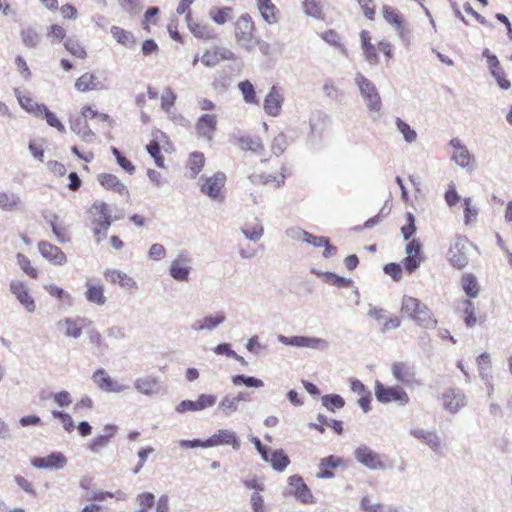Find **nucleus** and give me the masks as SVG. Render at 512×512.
Masks as SVG:
<instances>
[{"mask_svg":"<svg viewBox=\"0 0 512 512\" xmlns=\"http://www.w3.org/2000/svg\"><path fill=\"white\" fill-rule=\"evenodd\" d=\"M401 312L422 328L434 329L437 325V320L431 310L417 298L408 295L403 296Z\"/></svg>","mask_w":512,"mask_h":512,"instance_id":"nucleus-1","label":"nucleus"},{"mask_svg":"<svg viewBox=\"0 0 512 512\" xmlns=\"http://www.w3.org/2000/svg\"><path fill=\"white\" fill-rule=\"evenodd\" d=\"M354 83L359 90L367 111L373 115L374 119H379L381 117L383 104L375 84L360 72L355 74Z\"/></svg>","mask_w":512,"mask_h":512,"instance_id":"nucleus-2","label":"nucleus"},{"mask_svg":"<svg viewBox=\"0 0 512 512\" xmlns=\"http://www.w3.org/2000/svg\"><path fill=\"white\" fill-rule=\"evenodd\" d=\"M254 23L249 14H242L235 23V38L239 46L251 52L255 49L258 39L253 36Z\"/></svg>","mask_w":512,"mask_h":512,"instance_id":"nucleus-3","label":"nucleus"},{"mask_svg":"<svg viewBox=\"0 0 512 512\" xmlns=\"http://www.w3.org/2000/svg\"><path fill=\"white\" fill-rule=\"evenodd\" d=\"M472 248V242L466 237H457L448 250L447 259L450 265L456 269L465 268L469 263Z\"/></svg>","mask_w":512,"mask_h":512,"instance_id":"nucleus-4","label":"nucleus"},{"mask_svg":"<svg viewBox=\"0 0 512 512\" xmlns=\"http://www.w3.org/2000/svg\"><path fill=\"white\" fill-rule=\"evenodd\" d=\"M199 181H203L200 185V191L208 196L211 200L222 202L225 198L223 187L226 182V175L223 172H216L210 177L201 176Z\"/></svg>","mask_w":512,"mask_h":512,"instance_id":"nucleus-5","label":"nucleus"},{"mask_svg":"<svg viewBox=\"0 0 512 512\" xmlns=\"http://www.w3.org/2000/svg\"><path fill=\"white\" fill-rule=\"evenodd\" d=\"M375 397L380 403L396 402L400 406L409 403V396L400 386H385L381 382L375 383Z\"/></svg>","mask_w":512,"mask_h":512,"instance_id":"nucleus-6","label":"nucleus"},{"mask_svg":"<svg viewBox=\"0 0 512 512\" xmlns=\"http://www.w3.org/2000/svg\"><path fill=\"white\" fill-rule=\"evenodd\" d=\"M277 340L287 346H293L298 348H310L318 351H325L329 347L327 340L318 337L309 336H284L278 335Z\"/></svg>","mask_w":512,"mask_h":512,"instance_id":"nucleus-7","label":"nucleus"},{"mask_svg":"<svg viewBox=\"0 0 512 512\" xmlns=\"http://www.w3.org/2000/svg\"><path fill=\"white\" fill-rule=\"evenodd\" d=\"M355 459L370 470H385L386 465L381 456L366 445L358 446L354 451Z\"/></svg>","mask_w":512,"mask_h":512,"instance_id":"nucleus-8","label":"nucleus"},{"mask_svg":"<svg viewBox=\"0 0 512 512\" xmlns=\"http://www.w3.org/2000/svg\"><path fill=\"white\" fill-rule=\"evenodd\" d=\"M367 315L378 324L382 325L381 333H386L401 325V321L398 317L392 316L387 310L374 306L373 304L368 305Z\"/></svg>","mask_w":512,"mask_h":512,"instance_id":"nucleus-9","label":"nucleus"},{"mask_svg":"<svg viewBox=\"0 0 512 512\" xmlns=\"http://www.w3.org/2000/svg\"><path fill=\"white\" fill-rule=\"evenodd\" d=\"M225 321V313L223 311H218L195 319L191 324V330L196 333H211Z\"/></svg>","mask_w":512,"mask_h":512,"instance_id":"nucleus-10","label":"nucleus"},{"mask_svg":"<svg viewBox=\"0 0 512 512\" xmlns=\"http://www.w3.org/2000/svg\"><path fill=\"white\" fill-rule=\"evenodd\" d=\"M134 389L141 395L153 397L162 391V382L159 376L147 374L135 379Z\"/></svg>","mask_w":512,"mask_h":512,"instance_id":"nucleus-11","label":"nucleus"},{"mask_svg":"<svg viewBox=\"0 0 512 512\" xmlns=\"http://www.w3.org/2000/svg\"><path fill=\"white\" fill-rule=\"evenodd\" d=\"M75 89L80 92L103 91L109 89V83L106 78L101 79L97 73L86 72L76 80Z\"/></svg>","mask_w":512,"mask_h":512,"instance_id":"nucleus-12","label":"nucleus"},{"mask_svg":"<svg viewBox=\"0 0 512 512\" xmlns=\"http://www.w3.org/2000/svg\"><path fill=\"white\" fill-rule=\"evenodd\" d=\"M285 98L281 87L272 85L264 98L263 110L270 117L280 115Z\"/></svg>","mask_w":512,"mask_h":512,"instance_id":"nucleus-13","label":"nucleus"},{"mask_svg":"<svg viewBox=\"0 0 512 512\" xmlns=\"http://www.w3.org/2000/svg\"><path fill=\"white\" fill-rule=\"evenodd\" d=\"M443 408L451 413L456 414L467 405V397L459 388H449L442 395Z\"/></svg>","mask_w":512,"mask_h":512,"instance_id":"nucleus-14","label":"nucleus"},{"mask_svg":"<svg viewBox=\"0 0 512 512\" xmlns=\"http://www.w3.org/2000/svg\"><path fill=\"white\" fill-rule=\"evenodd\" d=\"M409 434L427 445L437 455H443V442L435 431H429L419 427H413Z\"/></svg>","mask_w":512,"mask_h":512,"instance_id":"nucleus-15","label":"nucleus"},{"mask_svg":"<svg viewBox=\"0 0 512 512\" xmlns=\"http://www.w3.org/2000/svg\"><path fill=\"white\" fill-rule=\"evenodd\" d=\"M92 380L101 391L107 393H121L129 389V386L113 380L103 368H99L93 373Z\"/></svg>","mask_w":512,"mask_h":512,"instance_id":"nucleus-16","label":"nucleus"},{"mask_svg":"<svg viewBox=\"0 0 512 512\" xmlns=\"http://www.w3.org/2000/svg\"><path fill=\"white\" fill-rule=\"evenodd\" d=\"M206 446H231L234 450L240 449V441L235 431L230 429H220L207 440H205Z\"/></svg>","mask_w":512,"mask_h":512,"instance_id":"nucleus-17","label":"nucleus"},{"mask_svg":"<svg viewBox=\"0 0 512 512\" xmlns=\"http://www.w3.org/2000/svg\"><path fill=\"white\" fill-rule=\"evenodd\" d=\"M92 322L86 318L78 317L76 319L66 317L56 323L57 329L62 332L65 337L78 339L82 335V327Z\"/></svg>","mask_w":512,"mask_h":512,"instance_id":"nucleus-18","label":"nucleus"},{"mask_svg":"<svg viewBox=\"0 0 512 512\" xmlns=\"http://www.w3.org/2000/svg\"><path fill=\"white\" fill-rule=\"evenodd\" d=\"M191 269L189 258L185 254L180 253L171 262L169 266V275L175 281L187 282L189 280Z\"/></svg>","mask_w":512,"mask_h":512,"instance_id":"nucleus-19","label":"nucleus"},{"mask_svg":"<svg viewBox=\"0 0 512 512\" xmlns=\"http://www.w3.org/2000/svg\"><path fill=\"white\" fill-rule=\"evenodd\" d=\"M217 129V117L214 114H203L195 123V131L199 138L211 142Z\"/></svg>","mask_w":512,"mask_h":512,"instance_id":"nucleus-20","label":"nucleus"},{"mask_svg":"<svg viewBox=\"0 0 512 512\" xmlns=\"http://www.w3.org/2000/svg\"><path fill=\"white\" fill-rule=\"evenodd\" d=\"M10 291L28 313H33L35 311V301L30 295L28 287L22 281L12 280L10 282Z\"/></svg>","mask_w":512,"mask_h":512,"instance_id":"nucleus-21","label":"nucleus"},{"mask_svg":"<svg viewBox=\"0 0 512 512\" xmlns=\"http://www.w3.org/2000/svg\"><path fill=\"white\" fill-rule=\"evenodd\" d=\"M38 250L43 258L55 266H62L67 262L66 254L58 246L47 241H40Z\"/></svg>","mask_w":512,"mask_h":512,"instance_id":"nucleus-22","label":"nucleus"},{"mask_svg":"<svg viewBox=\"0 0 512 512\" xmlns=\"http://www.w3.org/2000/svg\"><path fill=\"white\" fill-rule=\"evenodd\" d=\"M449 146L453 149L451 160L461 168H468L473 160V156L460 139L452 138Z\"/></svg>","mask_w":512,"mask_h":512,"instance_id":"nucleus-23","label":"nucleus"},{"mask_svg":"<svg viewBox=\"0 0 512 512\" xmlns=\"http://www.w3.org/2000/svg\"><path fill=\"white\" fill-rule=\"evenodd\" d=\"M90 211L94 216L92 225L108 230L112 224V215L107 203L96 201L93 203Z\"/></svg>","mask_w":512,"mask_h":512,"instance_id":"nucleus-24","label":"nucleus"},{"mask_svg":"<svg viewBox=\"0 0 512 512\" xmlns=\"http://www.w3.org/2000/svg\"><path fill=\"white\" fill-rule=\"evenodd\" d=\"M67 463V458L61 452H53L46 457H35L31 464L37 469H62Z\"/></svg>","mask_w":512,"mask_h":512,"instance_id":"nucleus-25","label":"nucleus"},{"mask_svg":"<svg viewBox=\"0 0 512 512\" xmlns=\"http://www.w3.org/2000/svg\"><path fill=\"white\" fill-rule=\"evenodd\" d=\"M103 430V434L97 435L88 444V448L93 454H100L108 446L111 439L115 436L118 427L114 424H106Z\"/></svg>","mask_w":512,"mask_h":512,"instance_id":"nucleus-26","label":"nucleus"},{"mask_svg":"<svg viewBox=\"0 0 512 512\" xmlns=\"http://www.w3.org/2000/svg\"><path fill=\"white\" fill-rule=\"evenodd\" d=\"M288 484L291 487L290 494L294 495L302 503H310L313 500V495L307 485L304 483L302 477L293 475L288 478Z\"/></svg>","mask_w":512,"mask_h":512,"instance_id":"nucleus-27","label":"nucleus"},{"mask_svg":"<svg viewBox=\"0 0 512 512\" xmlns=\"http://www.w3.org/2000/svg\"><path fill=\"white\" fill-rule=\"evenodd\" d=\"M70 128L85 142L92 143L96 140V134L90 129L87 120L80 115L70 119Z\"/></svg>","mask_w":512,"mask_h":512,"instance_id":"nucleus-28","label":"nucleus"},{"mask_svg":"<svg viewBox=\"0 0 512 512\" xmlns=\"http://www.w3.org/2000/svg\"><path fill=\"white\" fill-rule=\"evenodd\" d=\"M393 377L405 385H410L415 379V368L405 362H395L391 368Z\"/></svg>","mask_w":512,"mask_h":512,"instance_id":"nucleus-29","label":"nucleus"},{"mask_svg":"<svg viewBox=\"0 0 512 512\" xmlns=\"http://www.w3.org/2000/svg\"><path fill=\"white\" fill-rule=\"evenodd\" d=\"M104 275L108 281L125 289H137L136 281L125 272L116 269H106Z\"/></svg>","mask_w":512,"mask_h":512,"instance_id":"nucleus-30","label":"nucleus"},{"mask_svg":"<svg viewBox=\"0 0 512 512\" xmlns=\"http://www.w3.org/2000/svg\"><path fill=\"white\" fill-rule=\"evenodd\" d=\"M97 178L105 189L111 190L119 195H129L127 187L114 174L102 173L99 174Z\"/></svg>","mask_w":512,"mask_h":512,"instance_id":"nucleus-31","label":"nucleus"},{"mask_svg":"<svg viewBox=\"0 0 512 512\" xmlns=\"http://www.w3.org/2000/svg\"><path fill=\"white\" fill-rule=\"evenodd\" d=\"M85 298L88 302L97 306H103L107 302V298L104 295V286L102 284L86 282Z\"/></svg>","mask_w":512,"mask_h":512,"instance_id":"nucleus-32","label":"nucleus"},{"mask_svg":"<svg viewBox=\"0 0 512 512\" xmlns=\"http://www.w3.org/2000/svg\"><path fill=\"white\" fill-rule=\"evenodd\" d=\"M22 201L19 194L9 191L0 192V209L15 212L21 209Z\"/></svg>","mask_w":512,"mask_h":512,"instance_id":"nucleus-33","label":"nucleus"},{"mask_svg":"<svg viewBox=\"0 0 512 512\" xmlns=\"http://www.w3.org/2000/svg\"><path fill=\"white\" fill-rule=\"evenodd\" d=\"M186 23L190 30V32L196 37L200 39H211L214 37V31L213 29L207 25L195 22L192 19L191 13H187L186 16Z\"/></svg>","mask_w":512,"mask_h":512,"instance_id":"nucleus-34","label":"nucleus"},{"mask_svg":"<svg viewBox=\"0 0 512 512\" xmlns=\"http://www.w3.org/2000/svg\"><path fill=\"white\" fill-rule=\"evenodd\" d=\"M235 145L243 151H252L260 153L264 150V145L259 137H251L248 135H241L236 137Z\"/></svg>","mask_w":512,"mask_h":512,"instance_id":"nucleus-35","label":"nucleus"},{"mask_svg":"<svg viewBox=\"0 0 512 512\" xmlns=\"http://www.w3.org/2000/svg\"><path fill=\"white\" fill-rule=\"evenodd\" d=\"M110 31H111L113 38L119 44L123 45L124 47H126L128 49H131L134 47L136 41H135L134 35L131 32L124 30L118 26H112Z\"/></svg>","mask_w":512,"mask_h":512,"instance_id":"nucleus-36","label":"nucleus"},{"mask_svg":"<svg viewBox=\"0 0 512 512\" xmlns=\"http://www.w3.org/2000/svg\"><path fill=\"white\" fill-rule=\"evenodd\" d=\"M461 286L469 298H476L479 295L480 286L473 274H465L461 278Z\"/></svg>","mask_w":512,"mask_h":512,"instance_id":"nucleus-37","label":"nucleus"},{"mask_svg":"<svg viewBox=\"0 0 512 512\" xmlns=\"http://www.w3.org/2000/svg\"><path fill=\"white\" fill-rule=\"evenodd\" d=\"M303 12L307 17L321 21L324 19L323 8L318 0H304L302 3Z\"/></svg>","mask_w":512,"mask_h":512,"instance_id":"nucleus-38","label":"nucleus"},{"mask_svg":"<svg viewBox=\"0 0 512 512\" xmlns=\"http://www.w3.org/2000/svg\"><path fill=\"white\" fill-rule=\"evenodd\" d=\"M239 404L240 403L235 395L227 394L221 399L218 409L222 415L228 417L238 411Z\"/></svg>","mask_w":512,"mask_h":512,"instance_id":"nucleus-39","label":"nucleus"},{"mask_svg":"<svg viewBox=\"0 0 512 512\" xmlns=\"http://www.w3.org/2000/svg\"><path fill=\"white\" fill-rule=\"evenodd\" d=\"M16 98L19 102V105L28 113H32L35 116H39L40 111L42 110V107L45 104H38L33 101L32 98L23 95L18 89L15 90Z\"/></svg>","mask_w":512,"mask_h":512,"instance_id":"nucleus-40","label":"nucleus"},{"mask_svg":"<svg viewBox=\"0 0 512 512\" xmlns=\"http://www.w3.org/2000/svg\"><path fill=\"white\" fill-rule=\"evenodd\" d=\"M205 164V157L201 152H193L190 154L188 160V178H195L196 175L202 170Z\"/></svg>","mask_w":512,"mask_h":512,"instance_id":"nucleus-41","label":"nucleus"},{"mask_svg":"<svg viewBox=\"0 0 512 512\" xmlns=\"http://www.w3.org/2000/svg\"><path fill=\"white\" fill-rule=\"evenodd\" d=\"M233 13L232 7H211L209 10V18L218 25L225 24Z\"/></svg>","mask_w":512,"mask_h":512,"instance_id":"nucleus-42","label":"nucleus"},{"mask_svg":"<svg viewBox=\"0 0 512 512\" xmlns=\"http://www.w3.org/2000/svg\"><path fill=\"white\" fill-rule=\"evenodd\" d=\"M270 464L275 471L282 472L290 464V459L282 449H277L271 453Z\"/></svg>","mask_w":512,"mask_h":512,"instance_id":"nucleus-43","label":"nucleus"},{"mask_svg":"<svg viewBox=\"0 0 512 512\" xmlns=\"http://www.w3.org/2000/svg\"><path fill=\"white\" fill-rule=\"evenodd\" d=\"M241 232L247 240L256 242L263 237L264 227L261 222L257 220L254 225H245L241 229Z\"/></svg>","mask_w":512,"mask_h":512,"instance_id":"nucleus-44","label":"nucleus"},{"mask_svg":"<svg viewBox=\"0 0 512 512\" xmlns=\"http://www.w3.org/2000/svg\"><path fill=\"white\" fill-rule=\"evenodd\" d=\"M238 89L240 90L246 104H258L254 85L249 80L239 82Z\"/></svg>","mask_w":512,"mask_h":512,"instance_id":"nucleus-45","label":"nucleus"},{"mask_svg":"<svg viewBox=\"0 0 512 512\" xmlns=\"http://www.w3.org/2000/svg\"><path fill=\"white\" fill-rule=\"evenodd\" d=\"M291 141L292 139L290 140L284 132H280L274 137L271 143V150L273 154L276 156L282 155L290 145Z\"/></svg>","mask_w":512,"mask_h":512,"instance_id":"nucleus-46","label":"nucleus"},{"mask_svg":"<svg viewBox=\"0 0 512 512\" xmlns=\"http://www.w3.org/2000/svg\"><path fill=\"white\" fill-rule=\"evenodd\" d=\"M231 381L235 386L245 385L251 388H261L264 386V382L261 379L243 374L232 376Z\"/></svg>","mask_w":512,"mask_h":512,"instance_id":"nucleus-47","label":"nucleus"},{"mask_svg":"<svg viewBox=\"0 0 512 512\" xmlns=\"http://www.w3.org/2000/svg\"><path fill=\"white\" fill-rule=\"evenodd\" d=\"M23 44L28 48H35L40 42V36L32 27H26L20 33Z\"/></svg>","mask_w":512,"mask_h":512,"instance_id":"nucleus-48","label":"nucleus"},{"mask_svg":"<svg viewBox=\"0 0 512 512\" xmlns=\"http://www.w3.org/2000/svg\"><path fill=\"white\" fill-rule=\"evenodd\" d=\"M383 17L384 19L399 32L400 35L403 33L402 20L400 15L396 12L395 9L384 6L383 7Z\"/></svg>","mask_w":512,"mask_h":512,"instance_id":"nucleus-49","label":"nucleus"},{"mask_svg":"<svg viewBox=\"0 0 512 512\" xmlns=\"http://www.w3.org/2000/svg\"><path fill=\"white\" fill-rule=\"evenodd\" d=\"M396 127L398 131L402 134L404 140L407 143H413L417 139L416 131L411 128V126L403 121L401 118L397 117L395 120Z\"/></svg>","mask_w":512,"mask_h":512,"instance_id":"nucleus-50","label":"nucleus"},{"mask_svg":"<svg viewBox=\"0 0 512 512\" xmlns=\"http://www.w3.org/2000/svg\"><path fill=\"white\" fill-rule=\"evenodd\" d=\"M262 19L269 25L275 24L278 22V16H277V8L276 6L272 4H264L257 6Z\"/></svg>","mask_w":512,"mask_h":512,"instance_id":"nucleus-51","label":"nucleus"},{"mask_svg":"<svg viewBox=\"0 0 512 512\" xmlns=\"http://www.w3.org/2000/svg\"><path fill=\"white\" fill-rule=\"evenodd\" d=\"M45 290L51 296L56 297L59 301H62L66 305L71 306L73 304L72 296L68 292H66L64 289H62L61 287H59L55 284H50V285L45 286Z\"/></svg>","mask_w":512,"mask_h":512,"instance_id":"nucleus-52","label":"nucleus"},{"mask_svg":"<svg viewBox=\"0 0 512 512\" xmlns=\"http://www.w3.org/2000/svg\"><path fill=\"white\" fill-rule=\"evenodd\" d=\"M322 405L329 411H334L335 409H340L344 407L345 401L338 394H328L324 395L321 398Z\"/></svg>","mask_w":512,"mask_h":512,"instance_id":"nucleus-53","label":"nucleus"},{"mask_svg":"<svg viewBox=\"0 0 512 512\" xmlns=\"http://www.w3.org/2000/svg\"><path fill=\"white\" fill-rule=\"evenodd\" d=\"M39 116H42L49 126L56 128L59 132H65V127L62 122L47 108L46 105L42 107Z\"/></svg>","mask_w":512,"mask_h":512,"instance_id":"nucleus-54","label":"nucleus"},{"mask_svg":"<svg viewBox=\"0 0 512 512\" xmlns=\"http://www.w3.org/2000/svg\"><path fill=\"white\" fill-rule=\"evenodd\" d=\"M138 509L136 512H147L155 504V497L150 492H144L137 496Z\"/></svg>","mask_w":512,"mask_h":512,"instance_id":"nucleus-55","label":"nucleus"},{"mask_svg":"<svg viewBox=\"0 0 512 512\" xmlns=\"http://www.w3.org/2000/svg\"><path fill=\"white\" fill-rule=\"evenodd\" d=\"M322 277L324 278L325 282L330 283L338 288L348 287L352 283L351 279L339 276L333 272H325L322 274Z\"/></svg>","mask_w":512,"mask_h":512,"instance_id":"nucleus-56","label":"nucleus"},{"mask_svg":"<svg viewBox=\"0 0 512 512\" xmlns=\"http://www.w3.org/2000/svg\"><path fill=\"white\" fill-rule=\"evenodd\" d=\"M463 312L465 314L464 321L466 326L473 327L477 322V318L475 316L474 304L470 300L463 301Z\"/></svg>","mask_w":512,"mask_h":512,"instance_id":"nucleus-57","label":"nucleus"},{"mask_svg":"<svg viewBox=\"0 0 512 512\" xmlns=\"http://www.w3.org/2000/svg\"><path fill=\"white\" fill-rule=\"evenodd\" d=\"M64 46L72 55L81 59L86 57L85 49L77 40L69 38L65 41Z\"/></svg>","mask_w":512,"mask_h":512,"instance_id":"nucleus-58","label":"nucleus"},{"mask_svg":"<svg viewBox=\"0 0 512 512\" xmlns=\"http://www.w3.org/2000/svg\"><path fill=\"white\" fill-rule=\"evenodd\" d=\"M17 264L30 277L34 279L38 277L37 270L32 267L30 260L25 255L21 253L17 254Z\"/></svg>","mask_w":512,"mask_h":512,"instance_id":"nucleus-59","label":"nucleus"},{"mask_svg":"<svg viewBox=\"0 0 512 512\" xmlns=\"http://www.w3.org/2000/svg\"><path fill=\"white\" fill-rule=\"evenodd\" d=\"M177 95L171 87H166L160 97L161 109L174 107Z\"/></svg>","mask_w":512,"mask_h":512,"instance_id":"nucleus-60","label":"nucleus"},{"mask_svg":"<svg viewBox=\"0 0 512 512\" xmlns=\"http://www.w3.org/2000/svg\"><path fill=\"white\" fill-rule=\"evenodd\" d=\"M111 151H112L113 155L115 156L119 166L122 169H124L127 173L133 174L135 171L134 165L128 159H126V157H124L122 155V153L116 147H112Z\"/></svg>","mask_w":512,"mask_h":512,"instance_id":"nucleus-61","label":"nucleus"},{"mask_svg":"<svg viewBox=\"0 0 512 512\" xmlns=\"http://www.w3.org/2000/svg\"><path fill=\"white\" fill-rule=\"evenodd\" d=\"M464 206H465V211H464L465 224L470 225L474 221H476V218L478 215V209L471 205L470 198L464 199Z\"/></svg>","mask_w":512,"mask_h":512,"instance_id":"nucleus-62","label":"nucleus"},{"mask_svg":"<svg viewBox=\"0 0 512 512\" xmlns=\"http://www.w3.org/2000/svg\"><path fill=\"white\" fill-rule=\"evenodd\" d=\"M200 61L207 67H214L220 62L218 50H208L201 57Z\"/></svg>","mask_w":512,"mask_h":512,"instance_id":"nucleus-63","label":"nucleus"},{"mask_svg":"<svg viewBox=\"0 0 512 512\" xmlns=\"http://www.w3.org/2000/svg\"><path fill=\"white\" fill-rule=\"evenodd\" d=\"M421 263V256L410 255L406 256L403 260L404 269L408 273H413L414 271H416L420 267Z\"/></svg>","mask_w":512,"mask_h":512,"instance_id":"nucleus-64","label":"nucleus"}]
</instances>
